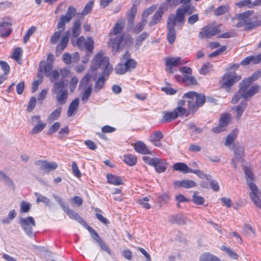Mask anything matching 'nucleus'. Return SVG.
<instances>
[{
  "mask_svg": "<svg viewBox=\"0 0 261 261\" xmlns=\"http://www.w3.org/2000/svg\"><path fill=\"white\" fill-rule=\"evenodd\" d=\"M147 23V20L141 19V21L138 23L134 28L133 31L135 33L138 34L144 28Z\"/></svg>",
  "mask_w": 261,
  "mask_h": 261,
  "instance_id": "obj_49",
  "label": "nucleus"
},
{
  "mask_svg": "<svg viewBox=\"0 0 261 261\" xmlns=\"http://www.w3.org/2000/svg\"><path fill=\"white\" fill-rule=\"evenodd\" d=\"M156 9V6L155 5L151 6L150 7L146 9L142 13V18L143 19L147 20V18L149 15L152 14Z\"/></svg>",
  "mask_w": 261,
  "mask_h": 261,
  "instance_id": "obj_54",
  "label": "nucleus"
},
{
  "mask_svg": "<svg viewBox=\"0 0 261 261\" xmlns=\"http://www.w3.org/2000/svg\"><path fill=\"white\" fill-rule=\"evenodd\" d=\"M46 126V124L42 121L37 123L31 130V134L32 135L37 134L41 132Z\"/></svg>",
  "mask_w": 261,
  "mask_h": 261,
  "instance_id": "obj_48",
  "label": "nucleus"
},
{
  "mask_svg": "<svg viewBox=\"0 0 261 261\" xmlns=\"http://www.w3.org/2000/svg\"><path fill=\"white\" fill-rule=\"evenodd\" d=\"M61 112V108H58L54 110L48 117V122H52L53 121L56 120L60 116Z\"/></svg>",
  "mask_w": 261,
  "mask_h": 261,
  "instance_id": "obj_50",
  "label": "nucleus"
},
{
  "mask_svg": "<svg viewBox=\"0 0 261 261\" xmlns=\"http://www.w3.org/2000/svg\"><path fill=\"white\" fill-rule=\"evenodd\" d=\"M185 100H180L178 102L177 107L175 109L177 112L179 113V114L181 116H187L188 113L186 109L182 108V106L185 105Z\"/></svg>",
  "mask_w": 261,
  "mask_h": 261,
  "instance_id": "obj_45",
  "label": "nucleus"
},
{
  "mask_svg": "<svg viewBox=\"0 0 261 261\" xmlns=\"http://www.w3.org/2000/svg\"><path fill=\"white\" fill-rule=\"evenodd\" d=\"M189 99H190L188 100L189 109L190 111L194 113L197 110L198 107L194 98L193 99L192 98Z\"/></svg>",
  "mask_w": 261,
  "mask_h": 261,
  "instance_id": "obj_57",
  "label": "nucleus"
},
{
  "mask_svg": "<svg viewBox=\"0 0 261 261\" xmlns=\"http://www.w3.org/2000/svg\"><path fill=\"white\" fill-rule=\"evenodd\" d=\"M99 68L103 71L98 76L97 82H105L108 79L113 69L112 66L110 64L109 58L101 52L97 53L92 60L90 72L93 75Z\"/></svg>",
  "mask_w": 261,
  "mask_h": 261,
  "instance_id": "obj_1",
  "label": "nucleus"
},
{
  "mask_svg": "<svg viewBox=\"0 0 261 261\" xmlns=\"http://www.w3.org/2000/svg\"><path fill=\"white\" fill-rule=\"evenodd\" d=\"M185 21V14L181 9L178 8L175 14H171L168 19L167 23L175 26L176 23H183Z\"/></svg>",
  "mask_w": 261,
  "mask_h": 261,
  "instance_id": "obj_12",
  "label": "nucleus"
},
{
  "mask_svg": "<svg viewBox=\"0 0 261 261\" xmlns=\"http://www.w3.org/2000/svg\"><path fill=\"white\" fill-rule=\"evenodd\" d=\"M184 14L191 15L195 11V7L191 5H186L184 8H181Z\"/></svg>",
  "mask_w": 261,
  "mask_h": 261,
  "instance_id": "obj_60",
  "label": "nucleus"
},
{
  "mask_svg": "<svg viewBox=\"0 0 261 261\" xmlns=\"http://www.w3.org/2000/svg\"><path fill=\"white\" fill-rule=\"evenodd\" d=\"M110 40L108 42V46L112 48L114 55L119 51L124 46V39L125 34H120L118 36L109 35Z\"/></svg>",
  "mask_w": 261,
  "mask_h": 261,
  "instance_id": "obj_8",
  "label": "nucleus"
},
{
  "mask_svg": "<svg viewBox=\"0 0 261 261\" xmlns=\"http://www.w3.org/2000/svg\"><path fill=\"white\" fill-rule=\"evenodd\" d=\"M200 261H220L219 258L214 255L206 253L201 255Z\"/></svg>",
  "mask_w": 261,
  "mask_h": 261,
  "instance_id": "obj_46",
  "label": "nucleus"
},
{
  "mask_svg": "<svg viewBox=\"0 0 261 261\" xmlns=\"http://www.w3.org/2000/svg\"><path fill=\"white\" fill-rule=\"evenodd\" d=\"M81 33V22L80 20H77L73 24L72 29V38L77 37ZM72 42L74 45L73 38H72Z\"/></svg>",
  "mask_w": 261,
  "mask_h": 261,
  "instance_id": "obj_32",
  "label": "nucleus"
},
{
  "mask_svg": "<svg viewBox=\"0 0 261 261\" xmlns=\"http://www.w3.org/2000/svg\"><path fill=\"white\" fill-rule=\"evenodd\" d=\"M148 33L146 32H144L140 34L136 38L135 46L136 48H138L139 46L142 44L143 41L145 40L148 37Z\"/></svg>",
  "mask_w": 261,
  "mask_h": 261,
  "instance_id": "obj_44",
  "label": "nucleus"
},
{
  "mask_svg": "<svg viewBox=\"0 0 261 261\" xmlns=\"http://www.w3.org/2000/svg\"><path fill=\"white\" fill-rule=\"evenodd\" d=\"M182 97L185 98H192V99L194 98L195 100L198 108L201 107L205 101V97L204 95L201 94H197L194 91H190L185 93Z\"/></svg>",
  "mask_w": 261,
  "mask_h": 261,
  "instance_id": "obj_14",
  "label": "nucleus"
},
{
  "mask_svg": "<svg viewBox=\"0 0 261 261\" xmlns=\"http://www.w3.org/2000/svg\"><path fill=\"white\" fill-rule=\"evenodd\" d=\"M182 116L175 109L172 112H165L161 120L162 122H168L177 118L178 117Z\"/></svg>",
  "mask_w": 261,
  "mask_h": 261,
  "instance_id": "obj_28",
  "label": "nucleus"
},
{
  "mask_svg": "<svg viewBox=\"0 0 261 261\" xmlns=\"http://www.w3.org/2000/svg\"><path fill=\"white\" fill-rule=\"evenodd\" d=\"M137 6L136 5H133L127 14V19L129 21L132 23L133 22L134 17L137 13Z\"/></svg>",
  "mask_w": 261,
  "mask_h": 261,
  "instance_id": "obj_53",
  "label": "nucleus"
},
{
  "mask_svg": "<svg viewBox=\"0 0 261 261\" xmlns=\"http://www.w3.org/2000/svg\"><path fill=\"white\" fill-rule=\"evenodd\" d=\"M19 223L25 231L29 236H32L33 234V227L36 226V222L33 217L30 216L27 218H21L19 219Z\"/></svg>",
  "mask_w": 261,
  "mask_h": 261,
  "instance_id": "obj_9",
  "label": "nucleus"
},
{
  "mask_svg": "<svg viewBox=\"0 0 261 261\" xmlns=\"http://www.w3.org/2000/svg\"><path fill=\"white\" fill-rule=\"evenodd\" d=\"M76 10L72 7H68L65 15H62L58 22V31L55 32L50 38V42L55 44L59 40L61 34L65 29V24L70 21L71 19L75 15Z\"/></svg>",
  "mask_w": 261,
  "mask_h": 261,
  "instance_id": "obj_3",
  "label": "nucleus"
},
{
  "mask_svg": "<svg viewBox=\"0 0 261 261\" xmlns=\"http://www.w3.org/2000/svg\"><path fill=\"white\" fill-rule=\"evenodd\" d=\"M135 150L142 154H151V151L147 148L146 145L142 142H137L134 145Z\"/></svg>",
  "mask_w": 261,
  "mask_h": 261,
  "instance_id": "obj_31",
  "label": "nucleus"
},
{
  "mask_svg": "<svg viewBox=\"0 0 261 261\" xmlns=\"http://www.w3.org/2000/svg\"><path fill=\"white\" fill-rule=\"evenodd\" d=\"M169 222L171 224L185 225L189 222V220L187 217L181 214H176L169 217Z\"/></svg>",
  "mask_w": 261,
  "mask_h": 261,
  "instance_id": "obj_21",
  "label": "nucleus"
},
{
  "mask_svg": "<svg viewBox=\"0 0 261 261\" xmlns=\"http://www.w3.org/2000/svg\"><path fill=\"white\" fill-rule=\"evenodd\" d=\"M0 66L2 69L4 71V73L0 76V82H3L7 79V75L10 71V67L6 62L3 61H0Z\"/></svg>",
  "mask_w": 261,
  "mask_h": 261,
  "instance_id": "obj_36",
  "label": "nucleus"
},
{
  "mask_svg": "<svg viewBox=\"0 0 261 261\" xmlns=\"http://www.w3.org/2000/svg\"><path fill=\"white\" fill-rule=\"evenodd\" d=\"M39 67H41L43 70L46 76L49 77L53 71V62H50L46 64L45 62H41L40 64Z\"/></svg>",
  "mask_w": 261,
  "mask_h": 261,
  "instance_id": "obj_37",
  "label": "nucleus"
},
{
  "mask_svg": "<svg viewBox=\"0 0 261 261\" xmlns=\"http://www.w3.org/2000/svg\"><path fill=\"white\" fill-rule=\"evenodd\" d=\"M229 9V5H225L219 7L214 10V13L216 16H220L227 13Z\"/></svg>",
  "mask_w": 261,
  "mask_h": 261,
  "instance_id": "obj_43",
  "label": "nucleus"
},
{
  "mask_svg": "<svg viewBox=\"0 0 261 261\" xmlns=\"http://www.w3.org/2000/svg\"><path fill=\"white\" fill-rule=\"evenodd\" d=\"M125 24V19L118 20L113 28V29L109 33V35L118 36L123 30Z\"/></svg>",
  "mask_w": 261,
  "mask_h": 261,
  "instance_id": "obj_23",
  "label": "nucleus"
},
{
  "mask_svg": "<svg viewBox=\"0 0 261 261\" xmlns=\"http://www.w3.org/2000/svg\"><path fill=\"white\" fill-rule=\"evenodd\" d=\"M68 87L65 83H55L52 93L55 95V99L57 104L63 105L67 101L68 96Z\"/></svg>",
  "mask_w": 261,
  "mask_h": 261,
  "instance_id": "obj_6",
  "label": "nucleus"
},
{
  "mask_svg": "<svg viewBox=\"0 0 261 261\" xmlns=\"http://www.w3.org/2000/svg\"><path fill=\"white\" fill-rule=\"evenodd\" d=\"M233 151L234 153V158L232 160L231 164L234 168H236L237 165L235 161L241 162L243 161L244 148L242 146L235 145L233 147Z\"/></svg>",
  "mask_w": 261,
  "mask_h": 261,
  "instance_id": "obj_17",
  "label": "nucleus"
},
{
  "mask_svg": "<svg viewBox=\"0 0 261 261\" xmlns=\"http://www.w3.org/2000/svg\"><path fill=\"white\" fill-rule=\"evenodd\" d=\"M241 80V76L238 75L234 71H227L223 75V82H237Z\"/></svg>",
  "mask_w": 261,
  "mask_h": 261,
  "instance_id": "obj_26",
  "label": "nucleus"
},
{
  "mask_svg": "<svg viewBox=\"0 0 261 261\" xmlns=\"http://www.w3.org/2000/svg\"><path fill=\"white\" fill-rule=\"evenodd\" d=\"M166 70L170 73L173 72V68L182 65L184 63L181 62L180 57L167 58L165 59Z\"/></svg>",
  "mask_w": 261,
  "mask_h": 261,
  "instance_id": "obj_16",
  "label": "nucleus"
},
{
  "mask_svg": "<svg viewBox=\"0 0 261 261\" xmlns=\"http://www.w3.org/2000/svg\"><path fill=\"white\" fill-rule=\"evenodd\" d=\"M35 195L37 197L36 199V202H43L46 205H49L50 204V200L46 197L39 194L38 193H35Z\"/></svg>",
  "mask_w": 261,
  "mask_h": 261,
  "instance_id": "obj_55",
  "label": "nucleus"
},
{
  "mask_svg": "<svg viewBox=\"0 0 261 261\" xmlns=\"http://www.w3.org/2000/svg\"><path fill=\"white\" fill-rule=\"evenodd\" d=\"M261 76V70L254 72L251 76L244 79L242 82H254Z\"/></svg>",
  "mask_w": 261,
  "mask_h": 261,
  "instance_id": "obj_51",
  "label": "nucleus"
},
{
  "mask_svg": "<svg viewBox=\"0 0 261 261\" xmlns=\"http://www.w3.org/2000/svg\"><path fill=\"white\" fill-rule=\"evenodd\" d=\"M124 162L129 166H134L136 164L137 158L133 154H127L124 156Z\"/></svg>",
  "mask_w": 261,
  "mask_h": 261,
  "instance_id": "obj_42",
  "label": "nucleus"
},
{
  "mask_svg": "<svg viewBox=\"0 0 261 261\" xmlns=\"http://www.w3.org/2000/svg\"><path fill=\"white\" fill-rule=\"evenodd\" d=\"M168 165V164L165 160L157 158L153 166L157 172L162 173L166 170Z\"/></svg>",
  "mask_w": 261,
  "mask_h": 261,
  "instance_id": "obj_22",
  "label": "nucleus"
},
{
  "mask_svg": "<svg viewBox=\"0 0 261 261\" xmlns=\"http://www.w3.org/2000/svg\"><path fill=\"white\" fill-rule=\"evenodd\" d=\"M36 105V98L35 97H32L29 102L27 107V111L31 112L35 108Z\"/></svg>",
  "mask_w": 261,
  "mask_h": 261,
  "instance_id": "obj_62",
  "label": "nucleus"
},
{
  "mask_svg": "<svg viewBox=\"0 0 261 261\" xmlns=\"http://www.w3.org/2000/svg\"><path fill=\"white\" fill-rule=\"evenodd\" d=\"M192 201L196 205H202L205 201L204 198L198 195L197 192H194L193 196Z\"/></svg>",
  "mask_w": 261,
  "mask_h": 261,
  "instance_id": "obj_47",
  "label": "nucleus"
},
{
  "mask_svg": "<svg viewBox=\"0 0 261 261\" xmlns=\"http://www.w3.org/2000/svg\"><path fill=\"white\" fill-rule=\"evenodd\" d=\"M148 201L149 198L147 197L138 200L139 203L146 209H149L150 208V205L149 204Z\"/></svg>",
  "mask_w": 261,
  "mask_h": 261,
  "instance_id": "obj_64",
  "label": "nucleus"
},
{
  "mask_svg": "<svg viewBox=\"0 0 261 261\" xmlns=\"http://www.w3.org/2000/svg\"><path fill=\"white\" fill-rule=\"evenodd\" d=\"M163 138V134L160 131H156L152 134L150 136V141L156 146L162 145L161 140Z\"/></svg>",
  "mask_w": 261,
  "mask_h": 261,
  "instance_id": "obj_29",
  "label": "nucleus"
},
{
  "mask_svg": "<svg viewBox=\"0 0 261 261\" xmlns=\"http://www.w3.org/2000/svg\"><path fill=\"white\" fill-rule=\"evenodd\" d=\"M107 178L108 183L110 184L115 186L122 185L124 184L122 178L120 176H117L116 175L108 174L107 175Z\"/></svg>",
  "mask_w": 261,
  "mask_h": 261,
  "instance_id": "obj_30",
  "label": "nucleus"
},
{
  "mask_svg": "<svg viewBox=\"0 0 261 261\" xmlns=\"http://www.w3.org/2000/svg\"><path fill=\"white\" fill-rule=\"evenodd\" d=\"M89 83H81L79 86V88L82 89L84 88L85 89V91L82 96V100L84 103L86 102L88 100L92 93V85H89Z\"/></svg>",
  "mask_w": 261,
  "mask_h": 261,
  "instance_id": "obj_20",
  "label": "nucleus"
},
{
  "mask_svg": "<svg viewBox=\"0 0 261 261\" xmlns=\"http://www.w3.org/2000/svg\"><path fill=\"white\" fill-rule=\"evenodd\" d=\"M254 14V12L253 10H248L237 15L236 19H238V22L236 27H244L245 31L255 28V19Z\"/></svg>",
  "mask_w": 261,
  "mask_h": 261,
  "instance_id": "obj_4",
  "label": "nucleus"
},
{
  "mask_svg": "<svg viewBox=\"0 0 261 261\" xmlns=\"http://www.w3.org/2000/svg\"><path fill=\"white\" fill-rule=\"evenodd\" d=\"M53 196L56 200L63 211L69 216L70 218L75 220L87 229V226L88 225L87 224L85 221L81 216H80L77 213L69 208L68 206H66L63 202L61 197L56 194H53Z\"/></svg>",
  "mask_w": 261,
  "mask_h": 261,
  "instance_id": "obj_7",
  "label": "nucleus"
},
{
  "mask_svg": "<svg viewBox=\"0 0 261 261\" xmlns=\"http://www.w3.org/2000/svg\"><path fill=\"white\" fill-rule=\"evenodd\" d=\"M94 43L93 39L90 37H88L85 41L84 47L88 52L91 53L94 49Z\"/></svg>",
  "mask_w": 261,
  "mask_h": 261,
  "instance_id": "obj_52",
  "label": "nucleus"
},
{
  "mask_svg": "<svg viewBox=\"0 0 261 261\" xmlns=\"http://www.w3.org/2000/svg\"><path fill=\"white\" fill-rule=\"evenodd\" d=\"M239 130L238 129H233L231 132L227 136L225 145L227 146L233 144L235 139L237 138Z\"/></svg>",
  "mask_w": 261,
  "mask_h": 261,
  "instance_id": "obj_33",
  "label": "nucleus"
},
{
  "mask_svg": "<svg viewBox=\"0 0 261 261\" xmlns=\"http://www.w3.org/2000/svg\"><path fill=\"white\" fill-rule=\"evenodd\" d=\"M220 32L221 29L219 25H208L202 28L199 33V37L202 39L204 38H210Z\"/></svg>",
  "mask_w": 261,
  "mask_h": 261,
  "instance_id": "obj_11",
  "label": "nucleus"
},
{
  "mask_svg": "<svg viewBox=\"0 0 261 261\" xmlns=\"http://www.w3.org/2000/svg\"><path fill=\"white\" fill-rule=\"evenodd\" d=\"M247 107V101L246 100L242 101L241 103L237 107L236 111L237 113V119L239 120Z\"/></svg>",
  "mask_w": 261,
  "mask_h": 261,
  "instance_id": "obj_41",
  "label": "nucleus"
},
{
  "mask_svg": "<svg viewBox=\"0 0 261 261\" xmlns=\"http://www.w3.org/2000/svg\"><path fill=\"white\" fill-rule=\"evenodd\" d=\"M196 186V183L192 180H182V188H191Z\"/></svg>",
  "mask_w": 261,
  "mask_h": 261,
  "instance_id": "obj_63",
  "label": "nucleus"
},
{
  "mask_svg": "<svg viewBox=\"0 0 261 261\" xmlns=\"http://www.w3.org/2000/svg\"><path fill=\"white\" fill-rule=\"evenodd\" d=\"M221 249L225 251L230 257L236 259H238V255L230 248L224 246L221 247Z\"/></svg>",
  "mask_w": 261,
  "mask_h": 261,
  "instance_id": "obj_56",
  "label": "nucleus"
},
{
  "mask_svg": "<svg viewBox=\"0 0 261 261\" xmlns=\"http://www.w3.org/2000/svg\"><path fill=\"white\" fill-rule=\"evenodd\" d=\"M173 168L175 171H179L184 173H191L192 169L190 168L184 163H177L173 165Z\"/></svg>",
  "mask_w": 261,
  "mask_h": 261,
  "instance_id": "obj_34",
  "label": "nucleus"
},
{
  "mask_svg": "<svg viewBox=\"0 0 261 261\" xmlns=\"http://www.w3.org/2000/svg\"><path fill=\"white\" fill-rule=\"evenodd\" d=\"M163 13V8L161 7L152 17L151 19L149 22V25L152 27L160 22Z\"/></svg>",
  "mask_w": 261,
  "mask_h": 261,
  "instance_id": "obj_27",
  "label": "nucleus"
},
{
  "mask_svg": "<svg viewBox=\"0 0 261 261\" xmlns=\"http://www.w3.org/2000/svg\"><path fill=\"white\" fill-rule=\"evenodd\" d=\"M70 37V32L67 31L63 35L59 44L56 46L57 56L60 55L64 49L67 47Z\"/></svg>",
  "mask_w": 261,
  "mask_h": 261,
  "instance_id": "obj_18",
  "label": "nucleus"
},
{
  "mask_svg": "<svg viewBox=\"0 0 261 261\" xmlns=\"http://www.w3.org/2000/svg\"><path fill=\"white\" fill-rule=\"evenodd\" d=\"M212 66L210 63L204 65L199 70L200 73L202 75L206 74L212 70Z\"/></svg>",
  "mask_w": 261,
  "mask_h": 261,
  "instance_id": "obj_61",
  "label": "nucleus"
},
{
  "mask_svg": "<svg viewBox=\"0 0 261 261\" xmlns=\"http://www.w3.org/2000/svg\"><path fill=\"white\" fill-rule=\"evenodd\" d=\"M250 83H240L239 90L234 94L231 99L232 104L237 103L241 98L245 99L252 97L260 90L258 85L251 86Z\"/></svg>",
  "mask_w": 261,
  "mask_h": 261,
  "instance_id": "obj_2",
  "label": "nucleus"
},
{
  "mask_svg": "<svg viewBox=\"0 0 261 261\" xmlns=\"http://www.w3.org/2000/svg\"><path fill=\"white\" fill-rule=\"evenodd\" d=\"M69 71L66 68L55 69L53 71L49 77L51 80H62L64 77L68 76Z\"/></svg>",
  "mask_w": 261,
  "mask_h": 261,
  "instance_id": "obj_19",
  "label": "nucleus"
},
{
  "mask_svg": "<svg viewBox=\"0 0 261 261\" xmlns=\"http://www.w3.org/2000/svg\"><path fill=\"white\" fill-rule=\"evenodd\" d=\"M11 23L10 22L1 21L0 22V36L2 37H6L8 36L11 32V29L10 26Z\"/></svg>",
  "mask_w": 261,
  "mask_h": 261,
  "instance_id": "obj_24",
  "label": "nucleus"
},
{
  "mask_svg": "<svg viewBox=\"0 0 261 261\" xmlns=\"http://www.w3.org/2000/svg\"><path fill=\"white\" fill-rule=\"evenodd\" d=\"M94 5V1H89L85 6L84 9L82 11V14L83 15H87L91 11Z\"/></svg>",
  "mask_w": 261,
  "mask_h": 261,
  "instance_id": "obj_58",
  "label": "nucleus"
},
{
  "mask_svg": "<svg viewBox=\"0 0 261 261\" xmlns=\"http://www.w3.org/2000/svg\"><path fill=\"white\" fill-rule=\"evenodd\" d=\"M79 105V99L77 98H75L70 103L68 107L67 110V116L71 117L73 114L75 110L77 108Z\"/></svg>",
  "mask_w": 261,
  "mask_h": 261,
  "instance_id": "obj_38",
  "label": "nucleus"
},
{
  "mask_svg": "<svg viewBox=\"0 0 261 261\" xmlns=\"http://www.w3.org/2000/svg\"><path fill=\"white\" fill-rule=\"evenodd\" d=\"M244 172L246 175L247 185L251 190V192L249 194L250 198L254 204L261 209V199H259L258 196L260 192L258 191L257 187L252 182L253 180V174L248 167L244 168Z\"/></svg>",
  "mask_w": 261,
  "mask_h": 261,
  "instance_id": "obj_5",
  "label": "nucleus"
},
{
  "mask_svg": "<svg viewBox=\"0 0 261 261\" xmlns=\"http://www.w3.org/2000/svg\"><path fill=\"white\" fill-rule=\"evenodd\" d=\"M188 129L191 131V132L194 134H200L203 133V129L202 128L199 127L196 125L193 122L189 123L187 124Z\"/></svg>",
  "mask_w": 261,
  "mask_h": 261,
  "instance_id": "obj_39",
  "label": "nucleus"
},
{
  "mask_svg": "<svg viewBox=\"0 0 261 261\" xmlns=\"http://www.w3.org/2000/svg\"><path fill=\"white\" fill-rule=\"evenodd\" d=\"M35 164L39 167L40 169L45 172H49L50 171L56 169L58 165L55 162H48L46 160L37 161Z\"/></svg>",
  "mask_w": 261,
  "mask_h": 261,
  "instance_id": "obj_15",
  "label": "nucleus"
},
{
  "mask_svg": "<svg viewBox=\"0 0 261 261\" xmlns=\"http://www.w3.org/2000/svg\"><path fill=\"white\" fill-rule=\"evenodd\" d=\"M121 60L124 62L126 67L128 70L129 69L134 68L136 66V62L135 60L130 59V54L126 51L122 57Z\"/></svg>",
  "mask_w": 261,
  "mask_h": 261,
  "instance_id": "obj_25",
  "label": "nucleus"
},
{
  "mask_svg": "<svg viewBox=\"0 0 261 261\" xmlns=\"http://www.w3.org/2000/svg\"><path fill=\"white\" fill-rule=\"evenodd\" d=\"M251 63H253V64H257L259 63V61L258 58H257V56H249L244 60H243L241 63V65L243 66H246L249 64Z\"/></svg>",
  "mask_w": 261,
  "mask_h": 261,
  "instance_id": "obj_40",
  "label": "nucleus"
},
{
  "mask_svg": "<svg viewBox=\"0 0 261 261\" xmlns=\"http://www.w3.org/2000/svg\"><path fill=\"white\" fill-rule=\"evenodd\" d=\"M231 116L229 113L223 114L219 121V125L214 127L212 131L215 133H219L224 130L225 127L229 123L230 120Z\"/></svg>",
  "mask_w": 261,
  "mask_h": 261,
  "instance_id": "obj_13",
  "label": "nucleus"
},
{
  "mask_svg": "<svg viewBox=\"0 0 261 261\" xmlns=\"http://www.w3.org/2000/svg\"><path fill=\"white\" fill-rule=\"evenodd\" d=\"M87 229L90 233L92 237L99 245L100 249L106 251L109 255H112V251L110 247L107 245L104 241L100 237L99 234L90 226H87Z\"/></svg>",
  "mask_w": 261,
  "mask_h": 261,
  "instance_id": "obj_10",
  "label": "nucleus"
},
{
  "mask_svg": "<svg viewBox=\"0 0 261 261\" xmlns=\"http://www.w3.org/2000/svg\"><path fill=\"white\" fill-rule=\"evenodd\" d=\"M127 70L125 63L118 64L115 68L116 72L118 74H123Z\"/></svg>",
  "mask_w": 261,
  "mask_h": 261,
  "instance_id": "obj_59",
  "label": "nucleus"
},
{
  "mask_svg": "<svg viewBox=\"0 0 261 261\" xmlns=\"http://www.w3.org/2000/svg\"><path fill=\"white\" fill-rule=\"evenodd\" d=\"M175 26L167 23V39L170 44H172L176 38Z\"/></svg>",
  "mask_w": 261,
  "mask_h": 261,
  "instance_id": "obj_35",
  "label": "nucleus"
}]
</instances>
